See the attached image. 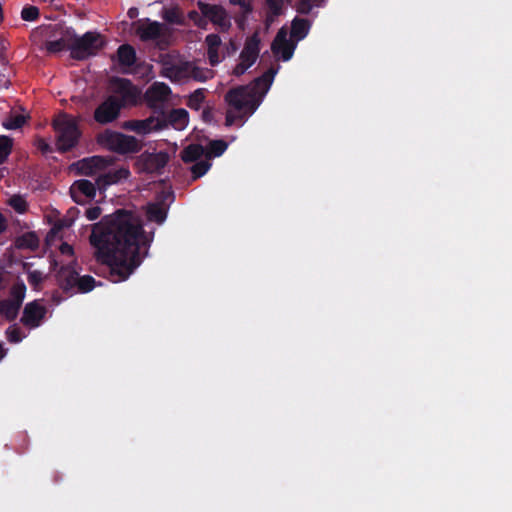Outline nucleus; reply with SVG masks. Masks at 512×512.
Here are the masks:
<instances>
[{
	"instance_id": "nucleus-44",
	"label": "nucleus",
	"mask_w": 512,
	"mask_h": 512,
	"mask_svg": "<svg viewBox=\"0 0 512 512\" xmlns=\"http://www.w3.org/2000/svg\"><path fill=\"white\" fill-rule=\"evenodd\" d=\"M5 334H6L7 340L10 343H19L24 338V335H22L21 329L19 327H17L16 325L8 327Z\"/></svg>"
},
{
	"instance_id": "nucleus-19",
	"label": "nucleus",
	"mask_w": 512,
	"mask_h": 512,
	"mask_svg": "<svg viewBox=\"0 0 512 512\" xmlns=\"http://www.w3.org/2000/svg\"><path fill=\"white\" fill-rule=\"evenodd\" d=\"M129 176L130 171L127 168L121 167L117 169H109L108 171L98 175L96 178V184L100 190H105L108 186L127 179Z\"/></svg>"
},
{
	"instance_id": "nucleus-7",
	"label": "nucleus",
	"mask_w": 512,
	"mask_h": 512,
	"mask_svg": "<svg viewBox=\"0 0 512 512\" xmlns=\"http://www.w3.org/2000/svg\"><path fill=\"white\" fill-rule=\"evenodd\" d=\"M198 10L203 14L206 27L212 23L220 33H228L232 28V17L221 4L197 1Z\"/></svg>"
},
{
	"instance_id": "nucleus-36",
	"label": "nucleus",
	"mask_w": 512,
	"mask_h": 512,
	"mask_svg": "<svg viewBox=\"0 0 512 512\" xmlns=\"http://www.w3.org/2000/svg\"><path fill=\"white\" fill-rule=\"evenodd\" d=\"M228 148L224 140H212L208 144V157H220Z\"/></svg>"
},
{
	"instance_id": "nucleus-10",
	"label": "nucleus",
	"mask_w": 512,
	"mask_h": 512,
	"mask_svg": "<svg viewBox=\"0 0 512 512\" xmlns=\"http://www.w3.org/2000/svg\"><path fill=\"white\" fill-rule=\"evenodd\" d=\"M170 94L171 89L167 84L155 82L146 90L144 99L155 114L164 115V103Z\"/></svg>"
},
{
	"instance_id": "nucleus-35",
	"label": "nucleus",
	"mask_w": 512,
	"mask_h": 512,
	"mask_svg": "<svg viewBox=\"0 0 512 512\" xmlns=\"http://www.w3.org/2000/svg\"><path fill=\"white\" fill-rule=\"evenodd\" d=\"M13 149V139L9 136H0V165L4 164Z\"/></svg>"
},
{
	"instance_id": "nucleus-3",
	"label": "nucleus",
	"mask_w": 512,
	"mask_h": 512,
	"mask_svg": "<svg viewBox=\"0 0 512 512\" xmlns=\"http://www.w3.org/2000/svg\"><path fill=\"white\" fill-rule=\"evenodd\" d=\"M56 132V145L60 153L71 151L78 145L81 137L77 121L67 113H61L52 122Z\"/></svg>"
},
{
	"instance_id": "nucleus-4",
	"label": "nucleus",
	"mask_w": 512,
	"mask_h": 512,
	"mask_svg": "<svg viewBox=\"0 0 512 512\" xmlns=\"http://www.w3.org/2000/svg\"><path fill=\"white\" fill-rule=\"evenodd\" d=\"M97 142L108 150L121 155L138 153L143 148L142 141L136 137L109 129L97 136Z\"/></svg>"
},
{
	"instance_id": "nucleus-27",
	"label": "nucleus",
	"mask_w": 512,
	"mask_h": 512,
	"mask_svg": "<svg viewBox=\"0 0 512 512\" xmlns=\"http://www.w3.org/2000/svg\"><path fill=\"white\" fill-rule=\"evenodd\" d=\"M205 153V149L200 144H189L181 151V159L184 163L197 162Z\"/></svg>"
},
{
	"instance_id": "nucleus-50",
	"label": "nucleus",
	"mask_w": 512,
	"mask_h": 512,
	"mask_svg": "<svg viewBox=\"0 0 512 512\" xmlns=\"http://www.w3.org/2000/svg\"><path fill=\"white\" fill-rule=\"evenodd\" d=\"M59 249H60V252L62 254H64V255H70L71 256L74 253L73 247L70 244L66 243V242L62 243L60 245Z\"/></svg>"
},
{
	"instance_id": "nucleus-18",
	"label": "nucleus",
	"mask_w": 512,
	"mask_h": 512,
	"mask_svg": "<svg viewBox=\"0 0 512 512\" xmlns=\"http://www.w3.org/2000/svg\"><path fill=\"white\" fill-rule=\"evenodd\" d=\"M260 42L261 40L257 32L248 37L240 53V60L252 66L259 56Z\"/></svg>"
},
{
	"instance_id": "nucleus-55",
	"label": "nucleus",
	"mask_w": 512,
	"mask_h": 512,
	"mask_svg": "<svg viewBox=\"0 0 512 512\" xmlns=\"http://www.w3.org/2000/svg\"><path fill=\"white\" fill-rule=\"evenodd\" d=\"M138 14H139V11H138V8H136V7H131L127 11V16L130 19H135L138 16Z\"/></svg>"
},
{
	"instance_id": "nucleus-47",
	"label": "nucleus",
	"mask_w": 512,
	"mask_h": 512,
	"mask_svg": "<svg viewBox=\"0 0 512 512\" xmlns=\"http://www.w3.org/2000/svg\"><path fill=\"white\" fill-rule=\"evenodd\" d=\"M250 67H251L250 65H248L247 63H245V62H243V61H241V60H240V62H239V63L234 67V69H233V74H234L235 76H241V75H243V74L246 72V70H247L248 68H250Z\"/></svg>"
},
{
	"instance_id": "nucleus-1",
	"label": "nucleus",
	"mask_w": 512,
	"mask_h": 512,
	"mask_svg": "<svg viewBox=\"0 0 512 512\" xmlns=\"http://www.w3.org/2000/svg\"><path fill=\"white\" fill-rule=\"evenodd\" d=\"M154 232L146 233L133 211L118 209L94 224L90 243L97 261L110 267L114 282L128 279L148 255Z\"/></svg>"
},
{
	"instance_id": "nucleus-5",
	"label": "nucleus",
	"mask_w": 512,
	"mask_h": 512,
	"mask_svg": "<svg viewBox=\"0 0 512 512\" xmlns=\"http://www.w3.org/2000/svg\"><path fill=\"white\" fill-rule=\"evenodd\" d=\"M104 47L101 35L96 32L88 31L82 36H78L73 30L70 57L77 61H83L97 55Z\"/></svg>"
},
{
	"instance_id": "nucleus-11",
	"label": "nucleus",
	"mask_w": 512,
	"mask_h": 512,
	"mask_svg": "<svg viewBox=\"0 0 512 512\" xmlns=\"http://www.w3.org/2000/svg\"><path fill=\"white\" fill-rule=\"evenodd\" d=\"M124 129L134 131L140 135H146L152 131H159L166 128V119L164 115H152L143 120H129L123 125Z\"/></svg>"
},
{
	"instance_id": "nucleus-40",
	"label": "nucleus",
	"mask_w": 512,
	"mask_h": 512,
	"mask_svg": "<svg viewBox=\"0 0 512 512\" xmlns=\"http://www.w3.org/2000/svg\"><path fill=\"white\" fill-rule=\"evenodd\" d=\"M8 204L20 214H23L28 209L26 200L21 195H13L10 197Z\"/></svg>"
},
{
	"instance_id": "nucleus-39",
	"label": "nucleus",
	"mask_w": 512,
	"mask_h": 512,
	"mask_svg": "<svg viewBox=\"0 0 512 512\" xmlns=\"http://www.w3.org/2000/svg\"><path fill=\"white\" fill-rule=\"evenodd\" d=\"M210 167H211V163L207 160H201V161L195 162L191 166V173H192L193 180H197L198 178L204 176L208 172Z\"/></svg>"
},
{
	"instance_id": "nucleus-59",
	"label": "nucleus",
	"mask_w": 512,
	"mask_h": 512,
	"mask_svg": "<svg viewBox=\"0 0 512 512\" xmlns=\"http://www.w3.org/2000/svg\"><path fill=\"white\" fill-rule=\"evenodd\" d=\"M245 0H230V3L232 5H238L240 6L242 2H244Z\"/></svg>"
},
{
	"instance_id": "nucleus-32",
	"label": "nucleus",
	"mask_w": 512,
	"mask_h": 512,
	"mask_svg": "<svg viewBox=\"0 0 512 512\" xmlns=\"http://www.w3.org/2000/svg\"><path fill=\"white\" fill-rule=\"evenodd\" d=\"M26 294V286L24 282L20 281L15 283L10 289V296L8 300L12 301L18 307L21 308L23 300Z\"/></svg>"
},
{
	"instance_id": "nucleus-30",
	"label": "nucleus",
	"mask_w": 512,
	"mask_h": 512,
	"mask_svg": "<svg viewBox=\"0 0 512 512\" xmlns=\"http://www.w3.org/2000/svg\"><path fill=\"white\" fill-rule=\"evenodd\" d=\"M212 74V70L198 67L194 63L189 62L188 78H192L197 82H206L208 79L212 78Z\"/></svg>"
},
{
	"instance_id": "nucleus-17",
	"label": "nucleus",
	"mask_w": 512,
	"mask_h": 512,
	"mask_svg": "<svg viewBox=\"0 0 512 512\" xmlns=\"http://www.w3.org/2000/svg\"><path fill=\"white\" fill-rule=\"evenodd\" d=\"M112 163L111 157L92 156L78 161L77 166L81 174L90 176L107 169Z\"/></svg>"
},
{
	"instance_id": "nucleus-9",
	"label": "nucleus",
	"mask_w": 512,
	"mask_h": 512,
	"mask_svg": "<svg viewBox=\"0 0 512 512\" xmlns=\"http://www.w3.org/2000/svg\"><path fill=\"white\" fill-rule=\"evenodd\" d=\"M120 102L117 96H108L94 110V120L101 125H106L117 120L122 109Z\"/></svg>"
},
{
	"instance_id": "nucleus-49",
	"label": "nucleus",
	"mask_w": 512,
	"mask_h": 512,
	"mask_svg": "<svg viewBox=\"0 0 512 512\" xmlns=\"http://www.w3.org/2000/svg\"><path fill=\"white\" fill-rule=\"evenodd\" d=\"M240 8L242 10V15L244 17H247L253 10V7L250 4V2H247L246 0L241 3Z\"/></svg>"
},
{
	"instance_id": "nucleus-22",
	"label": "nucleus",
	"mask_w": 512,
	"mask_h": 512,
	"mask_svg": "<svg viewBox=\"0 0 512 512\" xmlns=\"http://www.w3.org/2000/svg\"><path fill=\"white\" fill-rule=\"evenodd\" d=\"M189 62H182L180 64H164L163 75L171 81L179 82L188 79Z\"/></svg>"
},
{
	"instance_id": "nucleus-12",
	"label": "nucleus",
	"mask_w": 512,
	"mask_h": 512,
	"mask_svg": "<svg viewBox=\"0 0 512 512\" xmlns=\"http://www.w3.org/2000/svg\"><path fill=\"white\" fill-rule=\"evenodd\" d=\"M79 273L75 268V263L63 265L57 271L56 281L59 288L68 295H73L76 292V283Z\"/></svg>"
},
{
	"instance_id": "nucleus-28",
	"label": "nucleus",
	"mask_w": 512,
	"mask_h": 512,
	"mask_svg": "<svg viewBox=\"0 0 512 512\" xmlns=\"http://www.w3.org/2000/svg\"><path fill=\"white\" fill-rule=\"evenodd\" d=\"M162 18L169 24L186 25L183 12L178 6L163 9Z\"/></svg>"
},
{
	"instance_id": "nucleus-38",
	"label": "nucleus",
	"mask_w": 512,
	"mask_h": 512,
	"mask_svg": "<svg viewBox=\"0 0 512 512\" xmlns=\"http://www.w3.org/2000/svg\"><path fill=\"white\" fill-rule=\"evenodd\" d=\"M27 118L23 115H10L4 122L3 127L7 130H16L23 127Z\"/></svg>"
},
{
	"instance_id": "nucleus-15",
	"label": "nucleus",
	"mask_w": 512,
	"mask_h": 512,
	"mask_svg": "<svg viewBox=\"0 0 512 512\" xmlns=\"http://www.w3.org/2000/svg\"><path fill=\"white\" fill-rule=\"evenodd\" d=\"M296 48V43L287 39V31L284 28H281L272 44L271 50L275 55L281 54V58L283 61H288L292 58L294 54V50Z\"/></svg>"
},
{
	"instance_id": "nucleus-48",
	"label": "nucleus",
	"mask_w": 512,
	"mask_h": 512,
	"mask_svg": "<svg viewBox=\"0 0 512 512\" xmlns=\"http://www.w3.org/2000/svg\"><path fill=\"white\" fill-rule=\"evenodd\" d=\"M38 149L43 154H48V153H51L53 151V149L50 146V144L47 143L44 139H39V141H38Z\"/></svg>"
},
{
	"instance_id": "nucleus-54",
	"label": "nucleus",
	"mask_w": 512,
	"mask_h": 512,
	"mask_svg": "<svg viewBox=\"0 0 512 512\" xmlns=\"http://www.w3.org/2000/svg\"><path fill=\"white\" fill-rule=\"evenodd\" d=\"M7 229V220L4 215L0 212V234L4 233Z\"/></svg>"
},
{
	"instance_id": "nucleus-20",
	"label": "nucleus",
	"mask_w": 512,
	"mask_h": 512,
	"mask_svg": "<svg viewBox=\"0 0 512 512\" xmlns=\"http://www.w3.org/2000/svg\"><path fill=\"white\" fill-rule=\"evenodd\" d=\"M72 38L73 29H66L59 39L47 41L45 43V48L47 52L51 54H56L64 50H69L71 52Z\"/></svg>"
},
{
	"instance_id": "nucleus-24",
	"label": "nucleus",
	"mask_w": 512,
	"mask_h": 512,
	"mask_svg": "<svg viewBox=\"0 0 512 512\" xmlns=\"http://www.w3.org/2000/svg\"><path fill=\"white\" fill-rule=\"evenodd\" d=\"M164 116L166 119V127L170 124L176 129H183L187 125L189 119L188 112L182 108L172 109L169 113L164 111Z\"/></svg>"
},
{
	"instance_id": "nucleus-52",
	"label": "nucleus",
	"mask_w": 512,
	"mask_h": 512,
	"mask_svg": "<svg viewBox=\"0 0 512 512\" xmlns=\"http://www.w3.org/2000/svg\"><path fill=\"white\" fill-rule=\"evenodd\" d=\"M202 119L205 122H211L213 119V112L212 109L207 107L202 111Z\"/></svg>"
},
{
	"instance_id": "nucleus-41",
	"label": "nucleus",
	"mask_w": 512,
	"mask_h": 512,
	"mask_svg": "<svg viewBox=\"0 0 512 512\" xmlns=\"http://www.w3.org/2000/svg\"><path fill=\"white\" fill-rule=\"evenodd\" d=\"M40 17L39 8L33 5H26L21 11V18L24 21L32 22L38 20Z\"/></svg>"
},
{
	"instance_id": "nucleus-43",
	"label": "nucleus",
	"mask_w": 512,
	"mask_h": 512,
	"mask_svg": "<svg viewBox=\"0 0 512 512\" xmlns=\"http://www.w3.org/2000/svg\"><path fill=\"white\" fill-rule=\"evenodd\" d=\"M187 17H188V19L190 21L193 22V24L197 28L202 29V30H206V21H205V18L203 16V14H201L200 11L191 10V11L188 12Z\"/></svg>"
},
{
	"instance_id": "nucleus-46",
	"label": "nucleus",
	"mask_w": 512,
	"mask_h": 512,
	"mask_svg": "<svg viewBox=\"0 0 512 512\" xmlns=\"http://www.w3.org/2000/svg\"><path fill=\"white\" fill-rule=\"evenodd\" d=\"M102 210L99 206H92L86 209L85 215L87 219L93 221L100 217Z\"/></svg>"
},
{
	"instance_id": "nucleus-6",
	"label": "nucleus",
	"mask_w": 512,
	"mask_h": 512,
	"mask_svg": "<svg viewBox=\"0 0 512 512\" xmlns=\"http://www.w3.org/2000/svg\"><path fill=\"white\" fill-rule=\"evenodd\" d=\"M132 26L136 36L142 42H155L160 50L167 47L168 41L165 38L166 27L163 23L151 20L150 18H142L133 22Z\"/></svg>"
},
{
	"instance_id": "nucleus-45",
	"label": "nucleus",
	"mask_w": 512,
	"mask_h": 512,
	"mask_svg": "<svg viewBox=\"0 0 512 512\" xmlns=\"http://www.w3.org/2000/svg\"><path fill=\"white\" fill-rule=\"evenodd\" d=\"M28 283L34 288V289H38V287L41 285V283L43 282V274L41 271L39 270H33V271H30L28 272Z\"/></svg>"
},
{
	"instance_id": "nucleus-56",
	"label": "nucleus",
	"mask_w": 512,
	"mask_h": 512,
	"mask_svg": "<svg viewBox=\"0 0 512 512\" xmlns=\"http://www.w3.org/2000/svg\"><path fill=\"white\" fill-rule=\"evenodd\" d=\"M63 298L60 295V292L58 290L54 291L52 294V301L55 304H60L62 302Z\"/></svg>"
},
{
	"instance_id": "nucleus-16",
	"label": "nucleus",
	"mask_w": 512,
	"mask_h": 512,
	"mask_svg": "<svg viewBox=\"0 0 512 512\" xmlns=\"http://www.w3.org/2000/svg\"><path fill=\"white\" fill-rule=\"evenodd\" d=\"M115 92L119 95L118 99L121 101L122 108L137 103L139 90L129 79L117 78Z\"/></svg>"
},
{
	"instance_id": "nucleus-25",
	"label": "nucleus",
	"mask_w": 512,
	"mask_h": 512,
	"mask_svg": "<svg viewBox=\"0 0 512 512\" xmlns=\"http://www.w3.org/2000/svg\"><path fill=\"white\" fill-rule=\"evenodd\" d=\"M118 63L121 66L131 67L136 63V51L130 44H122L117 49Z\"/></svg>"
},
{
	"instance_id": "nucleus-26",
	"label": "nucleus",
	"mask_w": 512,
	"mask_h": 512,
	"mask_svg": "<svg viewBox=\"0 0 512 512\" xmlns=\"http://www.w3.org/2000/svg\"><path fill=\"white\" fill-rule=\"evenodd\" d=\"M146 216L149 221L162 224L167 217V209L162 203H149L147 205Z\"/></svg>"
},
{
	"instance_id": "nucleus-33",
	"label": "nucleus",
	"mask_w": 512,
	"mask_h": 512,
	"mask_svg": "<svg viewBox=\"0 0 512 512\" xmlns=\"http://www.w3.org/2000/svg\"><path fill=\"white\" fill-rule=\"evenodd\" d=\"M326 0H298L296 3V11L300 14L307 15L313 8H320L325 5Z\"/></svg>"
},
{
	"instance_id": "nucleus-8",
	"label": "nucleus",
	"mask_w": 512,
	"mask_h": 512,
	"mask_svg": "<svg viewBox=\"0 0 512 512\" xmlns=\"http://www.w3.org/2000/svg\"><path fill=\"white\" fill-rule=\"evenodd\" d=\"M169 162V154L166 151L151 153L144 151L135 161L139 173L161 175Z\"/></svg>"
},
{
	"instance_id": "nucleus-2",
	"label": "nucleus",
	"mask_w": 512,
	"mask_h": 512,
	"mask_svg": "<svg viewBox=\"0 0 512 512\" xmlns=\"http://www.w3.org/2000/svg\"><path fill=\"white\" fill-rule=\"evenodd\" d=\"M276 73L277 69L271 67L254 79L250 85L228 90L224 97L229 107L225 117L226 126L230 127L237 121L244 120L257 110L262 98L269 91Z\"/></svg>"
},
{
	"instance_id": "nucleus-13",
	"label": "nucleus",
	"mask_w": 512,
	"mask_h": 512,
	"mask_svg": "<svg viewBox=\"0 0 512 512\" xmlns=\"http://www.w3.org/2000/svg\"><path fill=\"white\" fill-rule=\"evenodd\" d=\"M46 313V307L41 305L37 300H34L25 305L20 321L28 328H37L41 325Z\"/></svg>"
},
{
	"instance_id": "nucleus-53",
	"label": "nucleus",
	"mask_w": 512,
	"mask_h": 512,
	"mask_svg": "<svg viewBox=\"0 0 512 512\" xmlns=\"http://www.w3.org/2000/svg\"><path fill=\"white\" fill-rule=\"evenodd\" d=\"M9 85H10L9 77L5 73L0 72V88H8Z\"/></svg>"
},
{
	"instance_id": "nucleus-37",
	"label": "nucleus",
	"mask_w": 512,
	"mask_h": 512,
	"mask_svg": "<svg viewBox=\"0 0 512 512\" xmlns=\"http://www.w3.org/2000/svg\"><path fill=\"white\" fill-rule=\"evenodd\" d=\"M96 281L94 277L90 275L78 276L76 283V291L80 293H88L95 287Z\"/></svg>"
},
{
	"instance_id": "nucleus-34",
	"label": "nucleus",
	"mask_w": 512,
	"mask_h": 512,
	"mask_svg": "<svg viewBox=\"0 0 512 512\" xmlns=\"http://www.w3.org/2000/svg\"><path fill=\"white\" fill-rule=\"evenodd\" d=\"M205 88H198L187 99V106L192 110H199L205 100Z\"/></svg>"
},
{
	"instance_id": "nucleus-57",
	"label": "nucleus",
	"mask_w": 512,
	"mask_h": 512,
	"mask_svg": "<svg viewBox=\"0 0 512 512\" xmlns=\"http://www.w3.org/2000/svg\"><path fill=\"white\" fill-rule=\"evenodd\" d=\"M246 18H247V17H244L243 15H241V16H239V17H237V18L235 19V21H236V23L238 24V27H239V28H241V29L243 28L244 23H245V21H246Z\"/></svg>"
},
{
	"instance_id": "nucleus-31",
	"label": "nucleus",
	"mask_w": 512,
	"mask_h": 512,
	"mask_svg": "<svg viewBox=\"0 0 512 512\" xmlns=\"http://www.w3.org/2000/svg\"><path fill=\"white\" fill-rule=\"evenodd\" d=\"M20 307L12 301L4 299L0 300V315L4 316L8 321H14L19 313Z\"/></svg>"
},
{
	"instance_id": "nucleus-23",
	"label": "nucleus",
	"mask_w": 512,
	"mask_h": 512,
	"mask_svg": "<svg viewBox=\"0 0 512 512\" xmlns=\"http://www.w3.org/2000/svg\"><path fill=\"white\" fill-rule=\"evenodd\" d=\"M311 22L308 19L295 17L291 23L290 36L296 42L303 40L309 33Z\"/></svg>"
},
{
	"instance_id": "nucleus-14",
	"label": "nucleus",
	"mask_w": 512,
	"mask_h": 512,
	"mask_svg": "<svg viewBox=\"0 0 512 512\" xmlns=\"http://www.w3.org/2000/svg\"><path fill=\"white\" fill-rule=\"evenodd\" d=\"M96 185L87 179L76 180L69 189L71 198L77 204L93 200L96 195Z\"/></svg>"
},
{
	"instance_id": "nucleus-51",
	"label": "nucleus",
	"mask_w": 512,
	"mask_h": 512,
	"mask_svg": "<svg viewBox=\"0 0 512 512\" xmlns=\"http://www.w3.org/2000/svg\"><path fill=\"white\" fill-rule=\"evenodd\" d=\"M237 50H238V46H237L236 42L233 39H230V41L226 45L227 55L230 56V55L234 54Z\"/></svg>"
},
{
	"instance_id": "nucleus-29",
	"label": "nucleus",
	"mask_w": 512,
	"mask_h": 512,
	"mask_svg": "<svg viewBox=\"0 0 512 512\" xmlns=\"http://www.w3.org/2000/svg\"><path fill=\"white\" fill-rule=\"evenodd\" d=\"M15 244L19 249L35 250L39 246V238L35 232H26L16 239Z\"/></svg>"
},
{
	"instance_id": "nucleus-21",
	"label": "nucleus",
	"mask_w": 512,
	"mask_h": 512,
	"mask_svg": "<svg viewBox=\"0 0 512 512\" xmlns=\"http://www.w3.org/2000/svg\"><path fill=\"white\" fill-rule=\"evenodd\" d=\"M221 38L216 33L208 34L205 37V44L207 46L208 61L211 66H216L220 63L221 58L219 55V47L221 46Z\"/></svg>"
},
{
	"instance_id": "nucleus-58",
	"label": "nucleus",
	"mask_w": 512,
	"mask_h": 512,
	"mask_svg": "<svg viewBox=\"0 0 512 512\" xmlns=\"http://www.w3.org/2000/svg\"><path fill=\"white\" fill-rule=\"evenodd\" d=\"M6 350L4 349L2 343H0V361L5 357Z\"/></svg>"
},
{
	"instance_id": "nucleus-42",
	"label": "nucleus",
	"mask_w": 512,
	"mask_h": 512,
	"mask_svg": "<svg viewBox=\"0 0 512 512\" xmlns=\"http://www.w3.org/2000/svg\"><path fill=\"white\" fill-rule=\"evenodd\" d=\"M266 4H267V7L271 14V17L267 16L266 21L271 22L273 20L272 17L279 16L281 14L283 1L282 0H266Z\"/></svg>"
}]
</instances>
